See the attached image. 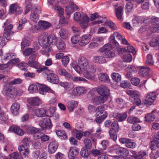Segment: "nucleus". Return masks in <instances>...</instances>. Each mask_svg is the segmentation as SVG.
Masks as SVG:
<instances>
[{
  "instance_id": "f257e3e1",
  "label": "nucleus",
  "mask_w": 159,
  "mask_h": 159,
  "mask_svg": "<svg viewBox=\"0 0 159 159\" xmlns=\"http://www.w3.org/2000/svg\"><path fill=\"white\" fill-rule=\"evenodd\" d=\"M70 66L78 73H83L84 76L87 79L91 80L93 78L92 74L95 72L96 67L89 63L85 57H81L78 60V64L74 61L70 64Z\"/></svg>"
},
{
  "instance_id": "f03ea898",
  "label": "nucleus",
  "mask_w": 159,
  "mask_h": 159,
  "mask_svg": "<svg viewBox=\"0 0 159 159\" xmlns=\"http://www.w3.org/2000/svg\"><path fill=\"white\" fill-rule=\"evenodd\" d=\"M37 55V53H34L32 54L29 57L28 63H21L18 65V66L19 67H27L29 66L36 69L37 68H39L40 67V64L35 61Z\"/></svg>"
},
{
  "instance_id": "7ed1b4c3",
  "label": "nucleus",
  "mask_w": 159,
  "mask_h": 159,
  "mask_svg": "<svg viewBox=\"0 0 159 159\" xmlns=\"http://www.w3.org/2000/svg\"><path fill=\"white\" fill-rule=\"evenodd\" d=\"M112 47L111 44L107 43L100 48V51L105 53L106 58H113L115 57V54L112 50Z\"/></svg>"
},
{
  "instance_id": "20e7f679",
  "label": "nucleus",
  "mask_w": 159,
  "mask_h": 159,
  "mask_svg": "<svg viewBox=\"0 0 159 159\" xmlns=\"http://www.w3.org/2000/svg\"><path fill=\"white\" fill-rule=\"evenodd\" d=\"M87 92V88L81 86L74 88L72 91L71 95L72 96H78L84 94Z\"/></svg>"
},
{
  "instance_id": "39448f33",
  "label": "nucleus",
  "mask_w": 159,
  "mask_h": 159,
  "mask_svg": "<svg viewBox=\"0 0 159 159\" xmlns=\"http://www.w3.org/2000/svg\"><path fill=\"white\" fill-rule=\"evenodd\" d=\"M156 98V93L154 92H150L148 93L146 98L144 101V103L147 106L151 105L154 102Z\"/></svg>"
},
{
  "instance_id": "423d86ee",
  "label": "nucleus",
  "mask_w": 159,
  "mask_h": 159,
  "mask_svg": "<svg viewBox=\"0 0 159 159\" xmlns=\"http://www.w3.org/2000/svg\"><path fill=\"white\" fill-rule=\"evenodd\" d=\"M96 91L101 96H105L106 98H107L110 94L109 89L104 85H101L98 87L96 89Z\"/></svg>"
},
{
  "instance_id": "0eeeda50",
  "label": "nucleus",
  "mask_w": 159,
  "mask_h": 159,
  "mask_svg": "<svg viewBox=\"0 0 159 159\" xmlns=\"http://www.w3.org/2000/svg\"><path fill=\"white\" fill-rule=\"evenodd\" d=\"M41 12L40 7H36L34 9L33 8L30 15V20L34 22H37L39 19V16L38 14Z\"/></svg>"
},
{
  "instance_id": "6e6552de",
  "label": "nucleus",
  "mask_w": 159,
  "mask_h": 159,
  "mask_svg": "<svg viewBox=\"0 0 159 159\" xmlns=\"http://www.w3.org/2000/svg\"><path fill=\"white\" fill-rule=\"evenodd\" d=\"M49 3L52 5H55L54 7V9L58 11V14L60 17H61L64 12V10L57 3L58 2L57 0H48Z\"/></svg>"
},
{
  "instance_id": "1a4fd4ad",
  "label": "nucleus",
  "mask_w": 159,
  "mask_h": 159,
  "mask_svg": "<svg viewBox=\"0 0 159 159\" xmlns=\"http://www.w3.org/2000/svg\"><path fill=\"white\" fill-rule=\"evenodd\" d=\"M39 92L41 94H45L47 92L50 93L52 94L55 93V92L50 88L45 85H38Z\"/></svg>"
},
{
  "instance_id": "9d476101",
  "label": "nucleus",
  "mask_w": 159,
  "mask_h": 159,
  "mask_svg": "<svg viewBox=\"0 0 159 159\" xmlns=\"http://www.w3.org/2000/svg\"><path fill=\"white\" fill-rule=\"evenodd\" d=\"M39 125L43 129H50L52 127L51 121L50 119H44L39 121Z\"/></svg>"
},
{
  "instance_id": "9b49d317",
  "label": "nucleus",
  "mask_w": 159,
  "mask_h": 159,
  "mask_svg": "<svg viewBox=\"0 0 159 159\" xmlns=\"http://www.w3.org/2000/svg\"><path fill=\"white\" fill-rule=\"evenodd\" d=\"M58 146V143L56 141L50 142L48 146V151L49 153L53 154L55 152Z\"/></svg>"
},
{
  "instance_id": "f8f14e48",
  "label": "nucleus",
  "mask_w": 159,
  "mask_h": 159,
  "mask_svg": "<svg viewBox=\"0 0 159 159\" xmlns=\"http://www.w3.org/2000/svg\"><path fill=\"white\" fill-rule=\"evenodd\" d=\"M94 24H99L104 23L103 25H107L113 30H116V26L113 22L110 20L107 21L106 18H104L102 20H98L94 22Z\"/></svg>"
},
{
  "instance_id": "ddd939ff",
  "label": "nucleus",
  "mask_w": 159,
  "mask_h": 159,
  "mask_svg": "<svg viewBox=\"0 0 159 159\" xmlns=\"http://www.w3.org/2000/svg\"><path fill=\"white\" fill-rule=\"evenodd\" d=\"M79 150L76 147H72L70 148L68 154L69 159H75L79 153Z\"/></svg>"
},
{
  "instance_id": "4468645a",
  "label": "nucleus",
  "mask_w": 159,
  "mask_h": 159,
  "mask_svg": "<svg viewBox=\"0 0 159 159\" xmlns=\"http://www.w3.org/2000/svg\"><path fill=\"white\" fill-rule=\"evenodd\" d=\"M91 36L89 34H86L83 35L79 43L81 46H84L88 44L90 41Z\"/></svg>"
},
{
  "instance_id": "2eb2a0df",
  "label": "nucleus",
  "mask_w": 159,
  "mask_h": 159,
  "mask_svg": "<svg viewBox=\"0 0 159 159\" xmlns=\"http://www.w3.org/2000/svg\"><path fill=\"white\" fill-rule=\"evenodd\" d=\"M89 21V18L87 15H85L84 16H82L80 23V26L81 28L83 29L87 28Z\"/></svg>"
},
{
  "instance_id": "dca6fc26",
  "label": "nucleus",
  "mask_w": 159,
  "mask_h": 159,
  "mask_svg": "<svg viewBox=\"0 0 159 159\" xmlns=\"http://www.w3.org/2000/svg\"><path fill=\"white\" fill-rule=\"evenodd\" d=\"M60 85L64 88L66 91H69L74 87V84L71 82H61L60 83Z\"/></svg>"
},
{
  "instance_id": "f3484780",
  "label": "nucleus",
  "mask_w": 159,
  "mask_h": 159,
  "mask_svg": "<svg viewBox=\"0 0 159 159\" xmlns=\"http://www.w3.org/2000/svg\"><path fill=\"white\" fill-rule=\"evenodd\" d=\"M18 149L20 155L24 156L25 157L27 156L29 152V147L28 146L22 144L18 147Z\"/></svg>"
},
{
  "instance_id": "a211bd4d",
  "label": "nucleus",
  "mask_w": 159,
  "mask_h": 159,
  "mask_svg": "<svg viewBox=\"0 0 159 159\" xmlns=\"http://www.w3.org/2000/svg\"><path fill=\"white\" fill-rule=\"evenodd\" d=\"M47 80L49 82L54 84H57L59 81L58 76L53 73H51L48 75Z\"/></svg>"
},
{
  "instance_id": "6ab92c4d",
  "label": "nucleus",
  "mask_w": 159,
  "mask_h": 159,
  "mask_svg": "<svg viewBox=\"0 0 159 159\" xmlns=\"http://www.w3.org/2000/svg\"><path fill=\"white\" fill-rule=\"evenodd\" d=\"M20 107V105L19 103L15 102L12 104L11 107V111L13 115L16 116L19 114V110Z\"/></svg>"
},
{
  "instance_id": "aec40b11",
  "label": "nucleus",
  "mask_w": 159,
  "mask_h": 159,
  "mask_svg": "<svg viewBox=\"0 0 159 159\" xmlns=\"http://www.w3.org/2000/svg\"><path fill=\"white\" fill-rule=\"evenodd\" d=\"M107 108V106L106 105H103L98 107L95 109L97 115H98V114L105 115L106 114L107 116V113L106 111Z\"/></svg>"
},
{
  "instance_id": "412c9836",
  "label": "nucleus",
  "mask_w": 159,
  "mask_h": 159,
  "mask_svg": "<svg viewBox=\"0 0 159 159\" xmlns=\"http://www.w3.org/2000/svg\"><path fill=\"white\" fill-rule=\"evenodd\" d=\"M9 130L11 132H14L19 135H22L24 134V131L19 127L13 125L10 127Z\"/></svg>"
},
{
  "instance_id": "4be33fe9",
  "label": "nucleus",
  "mask_w": 159,
  "mask_h": 159,
  "mask_svg": "<svg viewBox=\"0 0 159 159\" xmlns=\"http://www.w3.org/2000/svg\"><path fill=\"white\" fill-rule=\"evenodd\" d=\"M29 103L33 106H39L41 103V101L38 97H32L28 100Z\"/></svg>"
},
{
  "instance_id": "5701e85b",
  "label": "nucleus",
  "mask_w": 159,
  "mask_h": 159,
  "mask_svg": "<svg viewBox=\"0 0 159 159\" xmlns=\"http://www.w3.org/2000/svg\"><path fill=\"white\" fill-rule=\"evenodd\" d=\"M150 69L148 67L142 66L140 67L139 73L142 76L145 77L148 75Z\"/></svg>"
},
{
  "instance_id": "b1692460",
  "label": "nucleus",
  "mask_w": 159,
  "mask_h": 159,
  "mask_svg": "<svg viewBox=\"0 0 159 159\" xmlns=\"http://www.w3.org/2000/svg\"><path fill=\"white\" fill-rule=\"evenodd\" d=\"M35 115L39 117H44L46 116V110L43 108L35 109L34 110Z\"/></svg>"
},
{
  "instance_id": "393cba45",
  "label": "nucleus",
  "mask_w": 159,
  "mask_h": 159,
  "mask_svg": "<svg viewBox=\"0 0 159 159\" xmlns=\"http://www.w3.org/2000/svg\"><path fill=\"white\" fill-rule=\"evenodd\" d=\"M98 80L103 82H107L109 81V78L108 75L105 73H101L98 75Z\"/></svg>"
},
{
  "instance_id": "a878e982",
  "label": "nucleus",
  "mask_w": 159,
  "mask_h": 159,
  "mask_svg": "<svg viewBox=\"0 0 159 159\" xmlns=\"http://www.w3.org/2000/svg\"><path fill=\"white\" fill-rule=\"evenodd\" d=\"M107 98L106 97L99 96L96 97L93 100V102L95 104L99 105L104 103L107 100Z\"/></svg>"
},
{
  "instance_id": "bb28decb",
  "label": "nucleus",
  "mask_w": 159,
  "mask_h": 159,
  "mask_svg": "<svg viewBox=\"0 0 159 159\" xmlns=\"http://www.w3.org/2000/svg\"><path fill=\"white\" fill-rule=\"evenodd\" d=\"M58 73L60 75L65 76L67 80H69L72 77L71 75L63 68L59 69Z\"/></svg>"
},
{
  "instance_id": "cd10ccee",
  "label": "nucleus",
  "mask_w": 159,
  "mask_h": 159,
  "mask_svg": "<svg viewBox=\"0 0 159 159\" xmlns=\"http://www.w3.org/2000/svg\"><path fill=\"white\" fill-rule=\"evenodd\" d=\"M58 40L56 35L54 34H50L47 37L48 43L50 45L52 44L53 43L57 42Z\"/></svg>"
},
{
  "instance_id": "c85d7f7f",
  "label": "nucleus",
  "mask_w": 159,
  "mask_h": 159,
  "mask_svg": "<svg viewBox=\"0 0 159 159\" xmlns=\"http://www.w3.org/2000/svg\"><path fill=\"white\" fill-rule=\"evenodd\" d=\"M116 15L119 20H121L123 15V8L121 6H120L115 9Z\"/></svg>"
},
{
  "instance_id": "c756f323",
  "label": "nucleus",
  "mask_w": 159,
  "mask_h": 159,
  "mask_svg": "<svg viewBox=\"0 0 159 159\" xmlns=\"http://www.w3.org/2000/svg\"><path fill=\"white\" fill-rule=\"evenodd\" d=\"M105 58L102 56H96L93 57V61L96 63L102 64L106 62Z\"/></svg>"
},
{
  "instance_id": "7c9ffc66",
  "label": "nucleus",
  "mask_w": 159,
  "mask_h": 159,
  "mask_svg": "<svg viewBox=\"0 0 159 159\" xmlns=\"http://www.w3.org/2000/svg\"><path fill=\"white\" fill-rule=\"evenodd\" d=\"M59 34L60 37L63 39H66L69 36L68 31L64 29H61L59 31Z\"/></svg>"
},
{
  "instance_id": "2f4dec72",
  "label": "nucleus",
  "mask_w": 159,
  "mask_h": 159,
  "mask_svg": "<svg viewBox=\"0 0 159 159\" xmlns=\"http://www.w3.org/2000/svg\"><path fill=\"white\" fill-rule=\"evenodd\" d=\"M78 105L77 102L75 101H71L68 102L67 107L70 112L73 111L74 109Z\"/></svg>"
},
{
  "instance_id": "473e14b6",
  "label": "nucleus",
  "mask_w": 159,
  "mask_h": 159,
  "mask_svg": "<svg viewBox=\"0 0 159 159\" xmlns=\"http://www.w3.org/2000/svg\"><path fill=\"white\" fill-rule=\"evenodd\" d=\"M39 24L41 27V30H46L51 26V24L47 21H39Z\"/></svg>"
},
{
  "instance_id": "72a5a7b5",
  "label": "nucleus",
  "mask_w": 159,
  "mask_h": 159,
  "mask_svg": "<svg viewBox=\"0 0 159 159\" xmlns=\"http://www.w3.org/2000/svg\"><path fill=\"white\" fill-rule=\"evenodd\" d=\"M57 135L62 139H66L67 137L65 131L62 130H57L56 131Z\"/></svg>"
},
{
  "instance_id": "f704fd0d",
  "label": "nucleus",
  "mask_w": 159,
  "mask_h": 159,
  "mask_svg": "<svg viewBox=\"0 0 159 159\" xmlns=\"http://www.w3.org/2000/svg\"><path fill=\"white\" fill-rule=\"evenodd\" d=\"M150 44L152 47L159 45V36H156L154 37L150 41Z\"/></svg>"
},
{
  "instance_id": "c9c22d12",
  "label": "nucleus",
  "mask_w": 159,
  "mask_h": 159,
  "mask_svg": "<svg viewBox=\"0 0 159 159\" xmlns=\"http://www.w3.org/2000/svg\"><path fill=\"white\" fill-rule=\"evenodd\" d=\"M129 154L128 150L126 148L121 147L117 154L123 157H126Z\"/></svg>"
},
{
  "instance_id": "e433bc0d",
  "label": "nucleus",
  "mask_w": 159,
  "mask_h": 159,
  "mask_svg": "<svg viewBox=\"0 0 159 159\" xmlns=\"http://www.w3.org/2000/svg\"><path fill=\"white\" fill-rule=\"evenodd\" d=\"M56 45L59 50L64 49L66 48V44L65 42L61 39H58L55 43Z\"/></svg>"
},
{
  "instance_id": "4c0bfd02",
  "label": "nucleus",
  "mask_w": 159,
  "mask_h": 159,
  "mask_svg": "<svg viewBox=\"0 0 159 159\" xmlns=\"http://www.w3.org/2000/svg\"><path fill=\"white\" fill-rule=\"evenodd\" d=\"M95 116L96 117L95 121L97 123L99 124L101 123L103 120L107 116L106 114L105 115L98 114V115H97V113H96Z\"/></svg>"
},
{
  "instance_id": "58836bf2",
  "label": "nucleus",
  "mask_w": 159,
  "mask_h": 159,
  "mask_svg": "<svg viewBox=\"0 0 159 159\" xmlns=\"http://www.w3.org/2000/svg\"><path fill=\"white\" fill-rule=\"evenodd\" d=\"M35 52L34 48H29L23 52V53L25 56H29Z\"/></svg>"
},
{
  "instance_id": "ea45409f",
  "label": "nucleus",
  "mask_w": 159,
  "mask_h": 159,
  "mask_svg": "<svg viewBox=\"0 0 159 159\" xmlns=\"http://www.w3.org/2000/svg\"><path fill=\"white\" fill-rule=\"evenodd\" d=\"M83 142L87 150H90L92 146L91 140L89 139L85 138Z\"/></svg>"
},
{
  "instance_id": "a19ab883",
  "label": "nucleus",
  "mask_w": 159,
  "mask_h": 159,
  "mask_svg": "<svg viewBox=\"0 0 159 159\" xmlns=\"http://www.w3.org/2000/svg\"><path fill=\"white\" fill-rule=\"evenodd\" d=\"M127 117L126 114L124 113L123 114H117L116 116V119L119 121L121 122L125 120Z\"/></svg>"
},
{
  "instance_id": "79ce46f5",
  "label": "nucleus",
  "mask_w": 159,
  "mask_h": 159,
  "mask_svg": "<svg viewBox=\"0 0 159 159\" xmlns=\"http://www.w3.org/2000/svg\"><path fill=\"white\" fill-rule=\"evenodd\" d=\"M127 121L130 123L133 124L136 122H140V120L139 118L132 116L128 117Z\"/></svg>"
},
{
  "instance_id": "37998d69",
  "label": "nucleus",
  "mask_w": 159,
  "mask_h": 159,
  "mask_svg": "<svg viewBox=\"0 0 159 159\" xmlns=\"http://www.w3.org/2000/svg\"><path fill=\"white\" fill-rule=\"evenodd\" d=\"M72 79V80L74 82H83L85 83H87L88 81L85 78L81 77L75 76L71 78Z\"/></svg>"
},
{
  "instance_id": "c03bdc74",
  "label": "nucleus",
  "mask_w": 159,
  "mask_h": 159,
  "mask_svg": "<svg viewBox=\"0 0 159 159\" xmlns=\"http://www.w3.org/2000/svg\"><path fill=\"white\" fill-rule=\"evenodd\" d=\"M145 118L146 121L151 122L154 120L155 117L152 113H148L146 115Z\"/></svg>"
},
{
  "instance_id": "a18cd8bd",
  "label": "nucleus",
  "mask_w": 159,
  "mask_h": 159,
  "mask_svg": "<svg viewBox=\"0 0 159 159\" xmlns=\"http://www.w3.org/2000/svg\"><path fill=\"white\" fill-rule=\"evenodd\" d=\"M39 84H32L29 87L28 90L31 93H35L37 92L39 88Z\"/></svg>"
},
{
  "instance_id": "49530a36",
  "label": "nucleus",
  "mask_w": 159,
  "mask_h": 159,
  "mask_svg": "<svg viewBox=\"0 0 159 159\" xmlns=\"http://www.w3.org/2000/svg\"><path fill=\"white\" fill-rule=\"evenodd\" d=\"M112 79L116 82H118L121 80V75L117 73H114L111 75Z\"/></svg>"
},
{
  "instance_id": "de8ad7c7",
  "label": "nucleus",
  "mask_w": 159,
  "mask_h": 159,
  "mask_svg": "<svg viewBox=\"0 0 159 159\" xmlns=\"http://www.w3.org/2000/svg\"><path fill=\"white\" fill-rule=\"evenodd\" d=\"M129 100L133 104L137 106L140 105L141 103L140 99L138 98L130 97Z\"/></svg>"
},
{
  "instance_id": "09e8293b",
  "label": "nucleus",
  "mask_w": 159,
  "mask_h": 159,
  "mask_svg": "<svg viewBox=\"0 0 159 159\" xmlns=\"http://www.w3.org/2000/svg\"><path fill=\"white\" fill-rule=\"evenodd\" d=\"M147 57L146 64L149 66H152L154 64V61L153 60L152 55L150 54H148Z\"/></svg>"
},
{
  "instance_id": "8fccbe9b",
  "label": "nucleus",
  "mask_w": 159,
  "mask_h": 159,
  "mask_svg": "<svg viewBox=\"0 0 159 159\" xmlns=\"http://www.w3.org/2000/svg\"><path fill=\"white\" fill-rule=\"evenodd\" d=\"M30 44V42L29 40L26 39H24L21 43V50H23L25 47L29 46Z\"/></svg>"
},
{
  "instance_id": "3c124183",
  "label": "nucleus",
  "mask_w": 159,
  "mask_h": 159,
  "mask_svg": "<svg viewBox=\"0 0 159 159\" xmlns=\"http://www.w3.org/2000/svg\"><path fill=\"white\" fill-rule=\"evenodd\" d=\"M55 112V108L54 107H50L48 111L46 110V116L51 117L52 116Z\"/></svg>"
},
{
  "instance_id": "603ef678",
  "label": "nucleus",
  "mask_w": 159,
  "mask_h": 159,
  "mask_svg": "<svg viewBox=\"0 0 159 159\" xmlns=\"http://www.w3.org/2000/svg\"><path fill=\"white\" fill-rule=\"evenodd\" d=\"M125 146L128 148H134L136 147V143L134 142H132L131 139H129L125 144Z\"/></svg>"
},
{
  "instance_id": "864d4df0",
  "label": "nucleus",
  "mask_w": 159,
  "mask_h": 159,
  "mask_svg": "<svg viewBox=\"0 0 159 159\" xmlns=\"http://www.w3.org/2000/svg\"><path fill=\"white\" fill-rule=\"evenodd\" d=\"M117 132L116 131L113 129H111L109 132L111 138L115 141H116L117 139V137L116 132Z\"/></svg>"
},
{
  "instance_id": "5fc2aeb1",
  "label": "nucleus",
  "mask_w": 159,
  "mask_h": 159,
  "mask_svg": "<svg viewBox=\"0 0 159 159\" xmlns=\"http://www.w3.org/2000/svg\"><path fill=\"white\" fill-rule=\"evenodd\" d=\"M120 86L124 89H130L131 84L129 81L125 80L120 84Z\"/></svg>"
},
{
  "instance_id": "6e6d98bb",
  "label": "nucleus",
  "mask_w": 159,
  "mask_h": 159,
  "mask_svg": "<svg viewBox=\"0 0 159 159\" xmlns=\"http://www.w3.org/2000/svg\"><path fill=\"white\" fill-rule=\"evenodd\" d=\"M109 145V142L107 140H104L101 142V145H102V147L98 148V149L100 150H105L107 147Z\"/></svg>"
},
{
  "instance_id": "4d7b16f0",
  "label": "nucleus",
  "mask_w": 159,
  "mask_h": 159,
  "mask_svg": "<svg viewBox=\"0 0 159 159\" xmlns=\"http://www.w3.org/2000/svg\"><path fill=\"white\" fill-rule=\"evenodd\" d=\"M69 58L66 56H63L61 59L62 65L64 67L66 66L69 62Z\"/></svg>"
},
{
  "instance_id": "13d9d810",
  "label": "nucleus",
  "mask_w": 159,
  "mask_h": 159,
  "mask_svg": "<svg viewBox=\"0 0 159 159\" xmlns=\"http://www.w3.org/2000/svg\"><path fill=\"white\" fill-rule=\"evenodd\" d=\"M41 27L39 25H34L32 26L30 28V31L33 33H37L38 31L41 30Z\"/></svg>"
},
{
  "instance_id": "bf43d9fd",
  "label": "nucleus",
  "mask_w": 159,
  "mask_h": 159,
  "mask_svg": "<svg viewBox=\"0 0 159 159\" xmlns=\"http://www.w3.org/2000/svg\"><path fill=\"white\" fill-rule=\"evenodd\" d=\"M27 22L26 18H22L19 21V23L18 29L21 30L23 28V27L25 23Z\"/></svg>"
},
{
  "instance_id": "052dcab7",
  "label": "nucleus",
  "mask_w": 159,
  "mask_h": 159,
  "mask_svg": "<svg viewBox=\"0 0 159 159\" xmlns=\"http://www.w3.org/2000/svg\"><path fill=\"white\" fill-rule=\"evenodd\" d=\"M13 57H16L15 53H8L4 56L3 59L4 60H10V61Z\"/></svg>"
},
{
  "instance_id": "680f3d73",
  "label": "nucleus",
  "mask_w": 159,
  "mask_h": 159,
  "mask_svg": "<svg viewBox=\"0 0 159 159\" xmlns=\"http://www.w3.org/2000/svg\"><path fill=\"white\" fill-rule=\"evenodd\" d=\"M132 56L129 53L124 55L123 57V59L124 61L130 62L132 59Z\"/></svg>"
},
{
  "instance_id": "e2e57ef3",
  "label": "nucleus",
  "mask_w": 159,
  "mask_h": 159,
  "mask_svg": "<svg viewBox=\"0 0 159 159\" xmlns=\"http://www.w3.org/2000/svg\"><path fill=\"white\" fill-rule=\"evenodd\" d=\"M18 5L16 3L11 4L9 7V13L10 14L14 13L17 8Z\"/></svg>"
},
{
  "instance_id": "0e129e2a",
  "label": "nucleus",
  "mask_w": 159,
  "mask_h": 159,
  "mask_svg": "<svg viewBox=\"0 0 159 159\" xmlns=\"http://www.w3.org/2000/svg\"><path fill=\"white\" fill-rule=\"evenodd\" d=\"M133 5L132 3L129 2L127 3L126 5L125 10L126 12H129L131 11L133 8Z\"/></svg>"
},
{
  "instance_id": "69168bd1",
  "label": "nucleus",
  "mask_w": 159,
  "mask_h": 159,
  "mask_svg": "<svg viewBox=\"0 0 159 159\" xmlns=\"http://www.w3.org/2000/svg\"><path fill=\"white\" fill-rule=\"evenodd\" d=\"M111 127L112 128L111 129H113L116 131H118L119 130V126L117 121H114L112 122Z\"/></svg>"
},
{
  "instance_id": "338daca9",
  "label": "nucleus",
  "mask_w": 159,
  "mask_h": 159,
  "mask_svg": "<svg viewBox=\"0 0 159 159\" xmlns=\"http://www.w3.org/2000/svg\"><path fill=\"white\" fill-rule=\"evenodd\" d=\"M10 156L12 159H21L22 158L21 156L18 153L16 152L10 154Z\"/></svg>"
},
{
  "instance_id": "774afa93",
  "label": "nucleus",
  "mask_w": 159,
  "mask_h": 159,
  "mask_svg": "<svg viewBox=\"0 0 159 159\" xmlns=\"http://www.w3.org/2000/svg\"><path fill=\"white\" fill-rule=\"evenodd\" d=\"M151 23L154 26L159 25V18L156 17L152 18Z\"/></svg>"
}]
</instances>
